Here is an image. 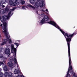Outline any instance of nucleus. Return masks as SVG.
Returning <instances> with one entry per match:
<instances>
[{"label": "nucleus", "instance_id": "nucleus-8", "mask_svg": "<svg viewBox=\"0 0 77 77\" xmlns=\"http://www.w3.org/2000/svg\"><path fill=\"white\" fill-rule=\"evenodd\" d=\"M9 8H5V10H1L0 11V13L1 14H5L6 12H8V11H9Z\"/></svg>", "mask_w": 77, "mask_h": 77}, {"label": "nucleus", "instance_id": "nucleus-11", "mask_svg": "<svg viewBox=\"0 0 77 77\" xmlns=\"http://www.w3.org/2000/svg\"><path fill=\"white\" fill-rule=\"evenodd\" d=\"M8 64L9 67H11V68H13L14 67V64L13 63L11 62H8Z\"/></svg>", "mask_w": 77, "mask_h": 77}, {"label": "nucleus", "instance_id": "nucleus-12", "mask_svg": "<svg viewBox=\"0 0 77 77\" xmlns=\"http://www.w3.org/2000/svg\"><path fill=\"white\" fill-rule=\"evenodd\" d=\"M4 70L5 71H7L8 70V67L7 66H5L4 67Z\"/></svg>", "mask_w": 77, "mask_h": 77}, {"label": "nucleus", "instance_id": "nucleus-5", "mask_svg": "<svg viewBox=\"0 0 77 77\" xmlns=\"http://www.w3.org/2000/svg\"><path fill=\"white\" fill-rule=\"evenodd\" d=\"M9 61L10 62H13V61H14L15 63L17 65V69L15 70L14 73L15 74H19V73H20V70H19V66L18 65V64H17V61L15 63L14 59H13L11 57L9 59Z\"/></svg>", "mask_w": 77, "mask_h": 77}, {"label": "nucleus", "instance_id": "nucleus-18", "mask_svg": "<svg viewBox=\"0 0 77 77\" xmlns=\"http://www.w3.org/2000/svg\"><path fill=\"white\" fill-rule=\"evenodd\" d=\"M16 77H24V76L23 75H22L21 76L20 75H19L17 76Z\"/></svg>", "mask_w": 77, "mask_h": 77}, {"label": "nucleus", "instance_id": "nucleus-20", "mask_svg": "<svg viewBox=\"0 0 77 77\" xmlns=\"http://www.w3.org/2000/svg\"><path fill=\"white\" fill-rule=\"evenodd\" d=\"M46 12H48V9H46Z\"/></svg>", "mask_w": 77, "mask_h": 77}, {"label": "nucleus", "instance_id": "nucleus-7", "mask_svg": "<svg viewBox=\"0 0 77 77\" xmlns=\"http://www.w3.org/2000/svg\"><path fill=\"white\" fill-rule=\"evenodd\" d=\"M5 53L6 54H9L8 57H9V55L11 54L10 53V49L8 48H6L5 50Z\"/></svg>", "mask_w": 77, "mask_h": 77}, {"label": "nucleus", "instance_id": "nucleus-14", "mask_svg": "<svg viewBox=\"0 0 77 77\" xmlns=\"http://www.w3.org/2000/svg\"><path fill=\"white\" fill-rule=\"evenodd\" d=\"M9 75V73L7 72L5 73V77H7Z\"/></svg>", "mask_w": 77, "mask_h": 77}, {"label": "nucleus", "instance_id": "nucleus-9", "mask_svg": "<svg viewBox=\"0 0 77 77\" xmlns=\"http://www.w3.org/2000/svg\"><path fill=\"white\" fill-rule=\"evenodd\" d=\"M2 49H0V52H2ZM2 58V59H3V60L4 61H5L7 59V57H3V55L0 54V58Z\"/></svg>", "mask_w": 77, "mask_h": 77}, {"label": "nucleus", "instance_id": "nucleus-15", "mask_svg": "<svg viewBox=\"0 0 77 77\" xmlns=\"http://www.w3.org/2000/svg\"><path fill=\"white\" fill-rule=\"evenodd\" d=\"M14 45H16L17 46V47L16 48H17L19 46V44L17 43H14Z\"/></svg>", "mask_w": 77, "mask_h": 77}, {"label": "nucleus", "instance_id": "nucleus-2", "mask_svg": "<svg viewBox=\"0 0 77 77\" xmlns=\"http://www.w3.org/2000/svg\"><path fill=\"white\" fill-rule=\"evenodd\" d=\"M13 14V13H8V16L5 15L2 17V15L0 16V21L1 20V22L3 24V26L2 27V28L3 30V32L5 33L6 38L8 39V40L7 39L3 40L2 41V43L1 44H0L1 45H5V44L7 43L8 41L10 44L12 43V40L10 38V36L9 35V33L8 31V29H7V22H6L5 20H9V17H11Z\"/></svg>", "mask_w": 77, "mask_h": 77}, {"label": "nucleus", "instance_id": "nucleus-27", "mask_svg": "<svg viewBox=\"0 0 77 77\" xmlns=\"http://www.w3.org/2000/svg\"><path fill=\"white\" fill-rule=\"evenodd\" d=\"M0 9H1V8H0Z\"/></svg>", "mask_w": 77, "mask_h": 77}, {"label": "nucleus", "instance_id": "nucleus-23", "mask_svg": "<svg viewBox=\"0 0 77 77\" xmlns=\"http://www.w3.org/2000/svg\"><path fill=\"white\" fill-rule=\"evenodd\" d=\"M18 41H19V42H20V40H18Z\"/></svg>", "mask_w": 77, "mask_h": 77}, {"label": "nucleus", "instance_id": "nucleus-1", "mask_svg": "<svg viewBox=\"0 0 77 77\" xmlns=\"http://www.w3.org/2000/svg\"><path fill=\"white\" fill-rule=\"evenodd\" d=\"M45 17L43 19L39 21V23L40 25H42L44 23H47V21L48 20V17L47 15L45 16V14H42L41 15H39L38 17ZM47 23H49V24H52V25L54 26L56 28L59 29V31L62 33L66 38L68 46V49H70L69 44H70V42L71 41V38H72L74 35H76V34H75L74 32L73 34L71 35H69L67 33L65 32L64 31L60 28L57 25V24H56V23L53 21H50L49 22Z\"/></svg>", "mask_w": 77, "mask_h": 77}, {"label": "nucleus", "instance_id": "nucleus-13", "mask_svg": "<svg viewBox=\"0 0 77 77\" xmlns=\"http://www.w3.org/2000/svg\"><path fill=\"white\" fill-rule=\"evenodd\" d=\"M6 61H5V60H4V61H2L0 63V65H1L5 63V62Z\"/></svg>", "mask_w": 77, "mask_h": 77}, {"label": "nucleus", "instance_id": "nucleus-6", "mask_svg": "<svg viewBox=\"0 0 77 77\" xmlns=\"http://www.w3.org/2000/svg\"><path fill=\"white\" fill-rule=\"evenodd\" d=\"M14 0H10V5L11 6H16L18 5V3L17 2H14ZM15 1H18V0H15Z\"/></svg>", "mask_w": 77, "mask_h": 77}, {"label": "nucleus", "instance_id": "nucleus-19", "mask_svg": "<svg viewBox=\"0 0 77 77\" xmlns=\"http://www.w3.org/2000/svg\"><path fill=\"white\" fill-rule=\"evenodd\" d=\"M22 9H23L24 10H25V9H26V8H27V7H25L24 6H22Z\"/></svg>", "mask_w": 77, "mask_h": 77}, {"label": "nucleus", "instance_id": "nucleus-25", "mask_svg": "<svg viewBox=\"0 0 77 77\" xmlns=\"http://www.w3.org/2000/svg\"><path fill=\"white\" fill-rule=\"evenodd\" d=\"M38 18H40V17H38Z\"/></svg>", "mask_w": 77, "mask_h": 77}, {"label": "nucleus", "instance_id": "nucleus-21", "mask_svg": "<svg viewBox=\"0 0 77 77\" xmlns=\"http://www.w3.org/2000/svg\"><path fill=\"white\" fill-rule=\"evenodd\" d=\"M2 7L3 8H5V5H2Z\"/></svg>", "mask_w": 77, "mask_h": 77}, {"label": "nucleus", "instance_id": "nucleus-17", "mask_svg": "<svg viewBox=\"0 0 77 77\" xmlns=\"http://www.w3.org/2000/svg\"><path fill=\"white\" fill-rule=\"evenodd\" d=\"M45 7H44L43 9L41 10L40 11H42L43 12H45Z\"/></svg>", "mask_w": 77, "mask_h": 77}, {"label": "nucleus", "instance_id": "nucleus-3", "mask_svg": "<svg viewBox=\"0 0 77 77\" xmlns=\"http://www.w3.org/2000/svg\"><path fill=\"white\" fill-rule=\"evenodd\" d=\"M37 2H36V0H31L30 2L33 5H34L35 7L32 6L31 5H29L28 7L32 8L34 9H36L40 6L41 8H42L43 6H44L45 4H44V1H42L40 2V0H38Z\"/></svg>", "mask_w": 77, "mask_h": 77}, {"label": "nucleus", "instance_id": "nucleus-16", "mask_svg": "<svg viewBox=\"0 0 77 77\" xmlns=\"http://www.w3.org/2000/svg\"><path fill=\"white\" fill-rule=\"evenodd\" d=\"M21 3L22 5H24L25 3V2L24 1L21 0Z\"/></svg>", "mask_w": 77, "mask_h": 77}, {"label": "nucleus", "instance_id": "nucleus-10", "mask_svg": "<svg viewBox=\"0 0 77 77\" xmlns=\"http://www.w3.org/2000/svg\"><path fill=\"white\" fill-rule=\"evenodd\" d=\"M8 0H2V1H0V6H2L4 3H7Z\"/></svg>", "mask_w": 77, "mask_h": 77}, {"label": "nucleus", "instance_id": "nucleus-26", "mask_svg": "<svg viewBox=\"0 0 77 77\" xmlns=\"http://www.w3.org/2000/svg\"><path fill=\"white\" fill-rule=\"evenodd\" d=\"M4 66V65H3V67Z\"/></svg>", "mask_w": 77, "mask_h": 77}, {"label": "nucleus", "instance_id": "nucleus-22", "mask_svg": "<svg viewBox=\"0 0 77 77\" xmlns=\"http://www.w3.org/2000/svg\"><path fill=\"white\" fill-rule=\"evenodd\" d=\"M0 26H1V27L2 26V24H1L0 25Z\"/></svg>", "mask_w": 77, "mask_h": 77}, {"label": "nucleus", "instance_id": "nucleus-4", "mask_svg": "<svg viewBox=\"0 0 77 77\" xmlns=\"http://www.w3.org/2000/svg\"><path fill=\"white\" fill-rule=\"evenodd\" d=\"M11 52L13 53L14 56L12 57H10L9 59L11 57L13 59H14L15 62L16 63L17 62V57H16V53H17V49L16 48H14V45H11Z\"/></svg>", "mask_w": 77, "mask_h": 77}, {"label": "nucleus", "instance_id": "nucleus-24", "mask_svg": "<svg viewBox=\"0 0 77 77\" xmlns=\"http://www.w3.org/2000/svg\"><path fill=\"white\" fill-rule=\"evenodd\" d=\"M36 13H37V14H38V12H36Z\"/></svg>", "mask_w": 77, "mask_h": 77}]
</instances>
